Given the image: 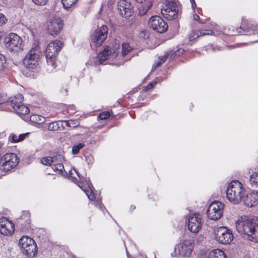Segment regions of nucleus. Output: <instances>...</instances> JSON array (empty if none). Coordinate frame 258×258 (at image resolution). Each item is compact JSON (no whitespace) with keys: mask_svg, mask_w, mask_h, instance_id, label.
I'll return each instance as SVG.
<instances>
[{"mask_svg":"<svg viewBox=\"0 0 258 258\" xmlns=\"http://www.w3.org/2000/svg\"><path fill=\"white\" fill-rule=\"evenodd\" d=\"M235 225L238 233L246 236L249 240L258 242V224L253 220L241 216L238 219Z\"/></svg>","mask_w":258,"mask_h":258,"instance_id":"nucleus-1","label":"nucleus"},{"mask_svg":"<svg viewBox=\"0 0 258 258\" xmlns=\"http://www.w3.org/2000/svg\"><path fill=\"white\" fill-rule=\"evenodd\" d=\"M63 47V43L59 40L51 41L47 45L45 50V56L48 70L52 71L56 67L57 55Z\"/></svg>","mask_w":258,"mask_h":258,"instance_id":"nucleus-2","label":"nucleus"},{"mask_svg":"<svg viewBox=\"0 0 258 258\" xmlns=\"http://www.w3.org/2000/svg\"><path fill=\"white\" fill-rule=\"evenodd\" d=\"M245 196V190L243 185L238 180L231 182L226 190V197L228 200L234 204H239L242 202Z\"/></svg>","mask_w":258,"mask_h":258,"instance_id":"nucleus-3","label":"nucleus"},{"mask_svg":"<svg viewBox=\"0 0 258 258\" xmlns=\"http://www.w3.org/2000/svg\"><path fill=\"white\" fill-rule=\"evenodd\" d=\"M41 52L38 45L32 47L23 59V64L29 70H34L38 66Z\"/></svg>","mask_w":258,"mask_h":258,"instance_id":"nucleus-4","label":"nucleus"},{"mask_svg":"<svg viewBox=\"0 0 258 258\" xmlns=\"http://www.w3.org/2000/svg\"><path fill=\"white\" fill-rule=\"evenodd\" d=\"M23 99V96L21 94H18L8 100L7 106H11L16 113L19 115L28 114L30 109L27 106L22 104Z\"/></svg>","mask_w":258,"mask_h":258,"instance_id":"nucleus-5","label":"nucleus"},{"mask_svg":"<svg viewBox=\"0 0 258 258\" xmlns=\"http://www.w3.org/2000/svg\"><path fill=\"white\" fill-rule=\"evenodd\" d=\"M19 245L22 252L28 257H33L37 252L35 241L28 236H23L19 240Z\"/></svg>","mask_w":258,"mask_h":258,"instance_id":"nucleus-6","label":"nucleus"},{"mask_svg":"<svg viewBox=\"0 0 258 258\" xmlns=\"http://www.w3.org/2000/svg\"><path fill=\"white\" fill-rule=\"evenodd\" d=\"M19 159L15 153H7L0 156V170L7 172L15 167L18 164Z\"/></svg>","mask_w":258,"mask_h":258,"instance_id":"nucleus-7","label":"nucleus"},{"mask_svg":"<svg viewBox=\"0 0 258 258\" xmlns=\"http://www.w3.org/2000/svg\"><path fill=\"white\" fill-rule=\"evenodd\" d=\"M214 238L219 243L227 244L232 241L233 236L230 229L226 227L221 226L214 229Z\"/></svg>","mask_w":258,"mask_h":258,"instance_id":"nucleus-8","label":"nucleus"},{"mask_svg":"<svg viewBox=\"0 0 258 258\" xmlns=\"http://www.w3.org/2000/svg\"><path fill=\"white\" fill-rule=\"evenodd\" d=\"M6 46L11 52H19L23 49L22 39L17 34L11 33L5 38Z\"/></svg>","mask_w":258,"mask_h":258,"instance_id":"nucleus-9","label":"nucleus"},{"mask_svg":"<svg viewBox=\"0 0 258 258\" xmlns=\"http://www.w3.org/2000/svg\"><path fill=\"white\" fill-rule=\"evenodd\" d=\"M161 14L165 19L169 20L177 18L178 8L176 2L173 0H167L165 6L161 9Z\"/></svg>","mask_w":258,"mask_h":258,"instance_id":"nucleus-10","label":"nucleus"},{"mask_svg":"<svg viewBox=\"0 0 258 258\" xmlns=\"http://www.w3.org/2000/svg\"><path fill=\"white\" fill-rule=\"evenodd\" d=\"M224 205L221 202L214 201L209 206L207 214L208 217L213 220H217L222 216Z\"/></svg>","mask_w":258,"mask_h":258,"instance_id":"nucleus-11","label":"nucleus"},{"mask_svg":"<svg viewBox=\"0 0 258 258\" xmlns=\"http://www.w3.org/2000/svg\"><path fill=\"white\" fill-rule=\"evenodd\" d=\"M148 25L150 28L158 33H162L168 29V25L164 20L159 16H152L148 21Z\"/></svg>","mask_w":258,"mask_h":258,"instance_id":"nucleus-12","label":"nucleus"},{"mask_svg":"<svg viewBox=\"0 0 258 258\" xmlns=\"http://www.w3.org/2000/svg\"><path fill=\"white\" fill-rule=\"evenodd\" d=\"M63 22L58 17H52L46 24L47 33L52 36L57 35L62 29Z\"/></svg>","mask_w":258,"mask_h":258,"instance_id":"nucleus-13","label":"nucleus"},{"mask_svg":"<svg viewBox=\"0 0 258 258\" xmlns=\"http://www.w3.org/2000/svg\"><path fill=\"white\" fill-rule=\"evenodd\" d=\"M108 30L106 25H102L94 32L91 36V40L96 46L101 45L104 42L107 38Z\"/></svg>","mask_w":258,"mask_h":258,"instance_id":"nucleus-14","label":"nucleus"},{"mask_svg":"<svg viewBox=\"0 0 258 258\" xmlns=\"http://www.w3.org/2000/svg\"><path fill=\"white\" fill-rule=\"evenodd\" d=\"M194 244L191 239H184L175 247V251H177L180 255L189 257L192 253Z\"/></svg>","mask_w":258,"mask_h":258,"instance_id":"nucleus-15","label":"nucleus"},{"mask_svg":"<svg viewBox=\"0 0 258 258\" xmlns=\"http://www.w3.org/2000/svg\"><path fill=\"white\" fill-rule=\"evenodd\" d=\"M202 223L199 214L191 215L188 218L187 228L192 233H197L202 228Z\"/></svg>","mask_w":258,"mask_h":258,"instance_id":"nucleus-16","label":"nucleus"},{"mask_svg":"<svg viewBox=\"0 0 258 258\" xmlns=\"http://www.w3.org/2000/svg\"><path fill=\"white\" fill-rule=\"evenodd\" d=\"M257 30V26L251 25L243 29L242 27L235 28L233 26H231L228 29L227 34L229 35H237L241 34H244L250 35L251 34H255V32Z\"/></svg>","mask_w":258,"mask_h":258,"instance_id":"nucleus-17","label":"nucleus"},{"mask_svg":"<svg viewBox=\"0 0 258 258\" xmlns=\"http://www.w3.org/2000/svg\"><path fill=\"white\" fill-rule=\"evenodd\" d=\"M15 225L7 218H0V233L5 235L12 234L15 231Z\"/></svg>","mask_w":258,"mask_h":258,"instance_id":"nucleus-18","label":"nucleus"},{"mask_svg":"<svg viewBox=\"0 0 258 258\" xmlns=\"http://www.w3.org/2000/svg\"><path fill=\"white\" fill-rule=\"evenodd\" d=\"M117 10L120 15L124 18L130 17L134 13L131 4L125 0H120L118 2Z\"/></svg>","mask_w":258,"mask_h":258,"instance_id":"nucleus-19","label":"nucleus"},{"mask_svg":"<svg viewBox=\"0 0 258 258\" xmlns=\"http://www.w3.org/2000/svg\"><path fill=\"white\" fill-rule=\"evenodd\" d=\"M16 224L21 230H26L30 227V214L29 211H24L21 217L16 219Z\"/></svg>","mask_w":258,"mask_h":258,"instance_id":"nucleus-20","label":"nucleus"},{"mask_svg":"<svg viewBox=\"0 0 258 258\" xmlns=\"http://www.w3.org/2000/svg\"><path fill=\"white\" fill-rule=\"evenodd\" d=\"M242 202L248 207H252L258 203V191H252L249 193L245 194Z\"/></svg>","mask_w":258,"mask_h":258,"instance_id":"nucleus-21","label":"nucleus"},{"mask_svg":"<svg viewBox=\"0 0 258 258\" xmlns=\"http://www.w3.org/2000/svg\"><path fill=\"white\" fill-rule=\"evenodd\" d=\"M118 53L114 51L112 53L110 47L106 46L105 49L101 52L98 55V60L100 64H103L105 60L108 58L111 55L113 57H116Z\"/></svg>","mask_w":258,"mask_h":258,"instance_id":"nucleus-22","label":"nucleus"},{"mask_svg":"<svg viewBox=\"0 0 258 258\" xmlns=\"http://www.w3.org/2000/svg\"><path fill=\"white\" fill-rule=\"evenodd\" d=\"M145 3L139 7V14L141 16L145 15L152 6V0L144 1Z\"/></svg>","mask_w":258,"mask_h":258,"instance_id":"nucleus-23","label":"nucleus"},{"mask_svg":"<svg viewBox=\"0 0 258 258\" xmlns=\"http://www.w3.org/2000/svg\"><path fill=\"white\" fill-rule=\"evenodd\" d=\"M207 258H226V256L222 250L216 249L210 251Z\"/></svg>","mask_w":258,"mask_h":258,"instance_id":"nucleus-24","label":"nucleus"},{"mask_svg":"<svg viewBox=\"0 0 258 258\" xmlns=\"http://www.w3.org/2000/svg\"><path fill=\"white\" fill-rule=\"evenodd\" d=\"M207 32H204V31H200L198 32H191L189 36V39L190 41L193 40L199 36H202L206 35H211L213 33V31L211 30L207 31Z\"/></svg>","mask_w":258,"mask_h":258,"instance_id":"nucleus-25","label":"nucleus"},{"mask_svg":"<svg viewBox=\"0 0 258 258\" xmlns=\"http://www.w3.org/2000/svg\"><path fill=\"white\" fill-rule=\"evenodd\" d=\"M30 121L35 123L41 124L45 121V118L42 116L34 114L30 116Z\"/></svg>","mask_w":258,"mask_h":258,"instance_id":"nucleus-26","label":"nucleus"},{"mask_svg":"<svg viewBox=\"0 0 258 258\" xmlns=\"http://www.w3.org/2000/svg\"><path fill=\"white\" fill-rule=\"evenodd\" d=\"M66 125L70 127L75 128L78 126L80 124V121L78 119H70L69 120L63 121Z\"/></svg>","mask_w":258,"mask_h":258,"instance_id":"nucleus-27","label":"nucleus"},{"mask_svg":"<svg viewBox=\"0 0 258 258\" xmlns=\"http://www.w3.org/2000/svg\"><path fill=\"white\" fill-rule=\"evenodd\" d=\"M249 181L251 185L258 187V172H254L250 176Z\"/></svg>","mask_w":258,"mask_h":258,"instance_id":"nucleus-28","label":"nucleus"},{"mask_svg":"<svg viewBox=\"0 0 258 258\" xmlns=\"http://www.w3.org/2000/svg\"><path fill=\"white\" fill-rule=\"evenodd\" d=\"M63 121H53L50 123L48 126V128L50 131H57L59 129V124Z\"/></svg>","mask_w":258,"mask_h":258,"instance_id":"nucleus-29","label":"nucleus"},{"mask_svg":"<svg viewBox=\"0 0 258 258\" xmlns=\"http://www.w3.org/2000/svg\"><path fill=\"white\" fill-rule=\"evenodd\" d=\"M77 1L78 0H61L63 6L66 9H68L74 6Z\"/></svg>","mask_w":258,"mask_h":258,"instance_id":"nucleus-30","label":"nucleus"},{"mask_svg":"<svg viewBox=\"0 0 258 258\" xmlns=\"http://www.w3.org/2000/svg\"><path fill=\"white\" fill-rule=\"evenodd\" d=\"M85 147V144L84 143H80L77 145H74L72 148V153L74 155L78 154L80 150Z\"/></svg>","mask_w":258,"mask_h":258,"instance_id":"nucleus-31","label":"nucleus"},{"mask_svg":"<svg viewBox=\"0 0 258 258\" xmlns=\"http://www.w3.org/2000/svg\"><path fill=\"white\" fill-rule=\"evenodd\" d=\"M132 49V47L130 46V45L127 43H124L122 44V55L124 56L127 55L128 53L130 52L131 50Z\"/></svg>","mask_w":258,"mask_h":258,"instance_id":"nucleus-32","label":"nucleus"},{"mask_svg":"<svg viewBox=\"0 0 258 258\" xmlns=\"http://www.w3.org/2000/svg\"><path fill=\"white\" fill-rule=\"evenodd\" d=\"M7 66L6 57L0 53V71H3Z\"/></svg>","mask_w":258,"mask_h":258,"instance_id":"nucleus-33","label":"nucleus"},{"mask_svg":"<svg viewBox=\"0 0 258 258\" xmlns=\"http://www.w3.org/2000/svg\"><path fill=\"white\" fill-rule=\"evenodd\" d=\"M52 160V165L63 161V157L60 154H57L53 157H50Z\"/></svg>","mask_w":258,"mask_h":258,"instance_id":"nucleus-34","label":"nucleus"},{"mask_svg":"<svg viewBox=\"0 0 258 258\" xmlns=\"http://www.w3.org/2000/svg\"><path fill=\"white\" fill-rule=\"evenodd\" d=\"M52 168L54 171H58L59 172H62L64 169L62 162L53 164Z\"/></svg>","mask_w":258,"mask_h":258,"instance_id":"nucleus-35","label":"nucleus"},{"mask_svg":"<svg viewBox=\"0 0 258 258\" xmlns=\"http://www.w3.org/2000/svg\"><path fill=\"white\" fill-rule=\"evenodd\" d=\"M50 157H43L41 159V163L46 166H50L52 165V160Z\"/></svg>","mask_w":258,"mask_h":258,"instance_id":"nucleus-36","label":"nucleus"},{"mask_svg":"<svg viewBox=\"0 0 258 258\" xmlns=\"http://www.w3.org/2000/svg\"><path fill=\"white\" fill-rule=\"evenodd\" d=\"M110 116V112L108 111H104L99 114L98 118L101 120H105L108 118Z\"/></svg>","mask_w":258,"mask_h":258,"instance_id":"nucleus-37","label":"nucleus"},{"mask_svg":"<svg viewBox=\"0 0 258 258\" xmlns=\"http://www.w3.org/2000/svg\"><path fill=\"white\" fill-rule=\"evenodd\" d=\"M73 171L75 172L76 173V174L77 175V176H78V177L79 178V179L80 180H81V177L80 174H79L78 171H77L75 169H73V170L69 171V174H70V177L72 178V181H73L74 182L76 183L77 181V180H78L77 178L72 176V175L73 174Z\"/></svg>","mask_w":258,"mask_h":258,"instance_id":"nucleus-38","label":"nucleus"},{"mask_svg":"<svg viewBox=\"0 0 258 258\" xmlns=\"http://www.w3.org/2000/svg\"><path fill=\"white\" fill-rule=\"evenodd\" d=\"M18 136L14 134H11L9 137V140L12 143H18L19 142V139H18Z\"/></svg>","mask_w":258,"mask_h":258,"instance_id":"nucleus-39","label":"nucleus"},{"mask_svg":"<svg viewBox=\"0 0 258 258\" xmlns=\"http://www.w3.org/2000/svg\"><path fill=\"white\" fill-rule=\"evenodd\" d=\"M84 190L90 200H93L95 199L94 195L91 190L89 189Z\"/></svg>","mask_w":258,"mask_h":258,"instance_id":"nucleus-40","label":"nucleus"},{"mask_svg":"<svg viewBox=\"0 0 258 258\" xmlns=\"http://www.w3.org/2000/svg\"><path fill=\"white\" fill-rule=\"evenodd\" d=\"M32 2L38 6H44L48 0H32Z\"/></svg>","mask_w":258,"mask_h":258,"instance_id":"nucleus-41","label":"nucleus"},{"mask_svg":"<svg viewBox=\"0 0 258 258\" xmlns=\"http://www.w3.org/2000/svg\"><path fill=\"white\" fill-rule=\"evenodd\" d=\"M7 21V19L5 15L2 13H0V26L5 24Z\"/></svg>","mask_w":258,"mask_h":258,"instance_id":"nucleus-42","label":"nucleus"},{"mask_svg":"<svg viewBox=\"0 0 258 258\" xmlns=\"http://www.w3.org/2000/svg\"><path fill=\"white\" fill-rule=\"evenodd\" d=\"M29 134V133H27L25 134H21L18 135V138L19 142L22 141L24 140L25 138Z\"/></svg>","mask_w":258,"mask_h":258,"instance_id":"nucleus-43","label":"nucleus"},{"mask_svg":"<svg viewBox=\"0 0 258 258\" xmlns=\"http://www.w3.org/2000/svg\"><path fill=\"white\" fill-rule=\"evenodd\" d=\"M157 82H156V81H154V82H151L150 83H149L147 86H146V89L147 90H150L152 88H153L155 85L157 84Z\"/></svg>","mask_w":258,"mask_h":258,"instance_id":"nucleus-44","label":"nucleus"},{"mask_svg":"<svg viewBox=\"0 0 258 258\" xmlns=\"http://www.w3.org/2000/svg\"><path fill=\"white\" fill-rule=\"evenodd\" d=\"M7 101L8 100H6V99H4L2 94H0V105L5 104L7 105Z\"/></svg>","mask_w":258,"mask_h":258,"instance_id":"nucleus-45","label":"nucleus"},{"mask_svg":"<svg viewBox=\"0 0 258 258\" xmlns=\"http://www.w3.org/2000/svg\"><path fill=\"white\" fill-rule=\"evenodd\" d=\"M68 109L72 111V113H74L76 110L75 106L74 105H68Z\"/></svg>","mask_w":258,"mask_h":258,"instance_id":"nucleus-46","label":"nucleus"},{"mask_svg":"<svg viewBox=\"0 0 258 258\" xmlns=\"http://www.w3.org/2000/svg\"><path fill=\"white\" fill-rule=\"evenodd\" d=\"M167 58V56L166 55H165L163 56L159 57V61H161V62L163 63L166 61Z\"/></svg>","mask_w":258,"mask_h":258,"instance_id":"nucleus-47","label":"nucleus"},{"mask_svg":"<svg viewBox=\"0 0 258 258\" xmlns=\"http://www.w3.org/2000/svg\"><path fill=\"white\" fill-rule=\"evenodd\" d=\"M190 2L191 3L192 8L193 9H195V7H196V4L195 0H190Z\"/></svg>","mask_w":258,"mask_h":258,"instance_id":"nucleus-48","label":"nucleus"},{"mask_svg":"<svg viewBox=\"0 0 258 258\" xmlns=\"http://www.w3.org/2000/svg\"><path fill=\"white\" fill-rule=\"evenodd\" d=\"M194 18L196 21H199L200 19V18L199 16L197 15V14L194 15Z\"/></svg>","mask_w":258,"mask_h":258,"instance_id":"nucleus-49","label":"nucleus"},{"mask_svg":"<svg viewBox=\"0 0 258 258\" xmlns=\"http://www.w3.org/2000/svg\"><path fill=\"white\" fill-rule=\"evenodd\" d=\"M162 63L159 60L155 64V68L158 67L160 66V64Z\"/></svg>","mask_w":258,"mask_h":258,"instance_id":"nucleus-50","label":"nucleus"},{"mask_svg":"<svg viewBox=\"0 0 258 258\" xmlns=\"http://www.w3.org/2000/svg\"><path fill=\"white\" fill-rule=\"evenodd\" d=\"M135 209H136V206H134V205H132V206H131V209L132 210H135Z\"/></svg>","mask_w":258,"mask_h":258,"instance_id":"nucleus-51","label":"nucleus"},{"mask_svg":"<svg viewBox=\"0 0 258 258\" xmlns=\"http://www.w3.org/2000/svg\"><path fill=\"white\" fill-rule=\"evenodd\" d=\"M1 1H2L4 4H6L8 2V0H0V2Z\"/></svg>","mask_w":258,"mask_h":258,"instance_id":"nucleus-52","label":"nucleus"}]
</instances>
